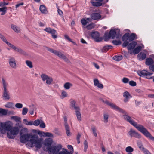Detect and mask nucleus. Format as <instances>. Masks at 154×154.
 <instances>
[{"label": "nucleus", "instance_id": "nucleus-1", "mask_svg": "<svg viewBox=\"0 0 154 154\" xmlns=\"http://www.w3.org/2000/svg\"><path fill=\"white\" fill-rule=\"evenodd\" d=\"M104 102L111 107L113 109L122 113V117L124 120L129 122L146 137L149 138L152 140L154 141V137L151 135L143 125L137 124L130 116L128 115V113L116 105L107 100L104 101Z\"/></svg>", "mask_w": 154, "mask_h": 154}, {"label": "nucleus", "instance_id": "nucleus-2", "mask_svg": "<svg viewBox=\"0 0 154 154\" xmlns=\"http://www.w3.org/2000/svg\"><path fill=\"white\" fill-rule=\"evenodd\" d=\"M28 130L26 128H23L21 130L20 141L22 143H25L29 141L28 145L29 146L32 148L35 146L36 149H40L43 144V139L39 138L37 134H28Z\"/></svg>", "mask_w": 154, "mask_h": 154}, {"label": "nucleus", "instance_id": "nucleus-3", "mask_svg": "<svg viewBox=\"0 0 154 154\" xmlns=\"http://www.w3.org/2000/svg\"><path fill=\"white\" fill-rule=\"evenodd\" d=\"M1 133H5L7 131V136L10 139H14L19 132V128L17 126L12 127L10 122L1 123L0 128Z\"/></svg>", "mask_w": 154, "mask_h": 154}, {"label": "nucleus", "instance_id": "nucleus-4", "mask_svg": "<svg viewBox=\"0 0 154 154\" xmlns=\"http://www.w3.org/2000/svg\"><path fill=\"white\" fill-rule=\"evenodd\" d=\"M62 146L60 145L56 146H52L50 147H48V148L43 147V149L44 151H47L49 154H56L61 149Z\"/></svg>", "mask_w": 154, "mask_h": 154}, {"label": "nucleus", "instance_id": "nucleus-5", "mask_svg": "<svg viewBox=\"0 0 154 154\" xmlns=\"http://www.w3.org/2000/svg\"><path fill=\"white\" fill-rule=\"evenodd\" d=\"M47 50L51 53L57 56L60 58L63 59L66 62H70V61L68 59L61 51H58L49 48H47Z\"/></svg>", "mask_w": 154, "mask_h": 154}, {"label": "nucleus", "instance_id": "nucleus-6", "mask_svg": "<svg viewBox=\"0 0 154 154\" xmlns=\"http://www.w3.org/2000/svg\"><path fill=\"white\" fill-rule=\"evenodd\" d=\"M120 32V30L119 29H114L111 30L109 33L110 36L112 39H114L115 37L116 39H118L120 38L121 37Z\"/></svg>", "mask_w": 154, "mask_h": 154}, {"label": "nucleus", "instance_id": "nucleus-7", "mask_svg": "<svg viewBox=\"0 0 154 154\" xmlns=\"http://www.w3.org/2000/svg\"><path fill=\"white\" fill-rule=\"evenodd\" d=\"M42 80L43 81H46V83L48 85H50L53 81V79L52 77H50L46 74L43 73L41 75Z\"/></svg>", "mask_w": 154, "mask_h": 154}, {"label": "nucleus", "instance_id": "nucleus-8", "mask_svg": "<svg viewBox=\"0 0 154 154\" xmlns=\"http://www.w3.org/2000/svg\"><path fill=\"white\" fill-rule=\"evenodd\" d=\"M91 35L92 38L97 42H100L102 41L103 38L100 37L99 33L97 32H92Z\"/></svg>", "mask_w": 154, "mask_h": 154}, {"label": "nucleus", "instance_id": "nucleus-9", "mask_svg": "<svg viewBox=\"0 0 154 154\" xmlns=\"http://www.w3.org/2000/svg\"><path fill=\"white\" fill-rule=\"evenodd\" d=\"M9 47L12 48L13 50H14L16 51L17 52H18L21 54L26 55V53L24 51H23L20 48L16 47L14 45H13L11 44H10L9 46Z\"/></svg>", "mask_w": 154, "mask_h": 154}, {"label": "nucleus", "instance_id": "nucleus-10", "mask_svg": "<svg viewBox=\"0 0 154 154\" xmlns=\"http://www.w3.org/2000/svg\"><path fill=\"white\" fill-rule=\"evenodd\" d=\"M44 30L47 32L51 34L53 38L55 39L57 38V36L56 35L57 32L55 30L50 28H47L44 29Z\"/></svg>", "mask_w": 154, "mask_h": 154}, {"label": "nucleus", "instance_id": "nucleus-11", "mask_svg": "<svg viewBox=\"0 0 154 154\" xmlns=\"http://www.w3.org/2000/svg\"><path fill=\"white\" fill-rule=\"evenodd\" d=\"M138 74L140 76H146L147 78L151 79L152 77H151V75H152V73L149 72L145 70H143L139 72Z\"/></svg>", "mask_w": 154, "mask_h": 154}, {"label": "nucleus", "instance_id": "nucleus-12", "mask_svg": "<svg viewBox=\"0 0 154 154\" xmlns=\"http://www.w3.org/2000/svg\"><path fill=\"white\" fill-rule=\"evenodd\" d=\"M128 134L131 137H134L137 138L141 137V135L140 134L132 129H130L128 132Z\"/></svg>", "mask_w": 154, "mask_h": 154}, {"label": "nucleus", "instance_id": "nucleus-13", "mask_svg": "<svg viewBox=\"0 0 154 154\" xmlns=\"http://www.w3.org/2000/svg\"><path fill=\"white\" fill-rule=\"evenodd\" d=\"M70 101V108L71 109L77 110L79 108V107L76 105V102L74 100L71 99Z\"/></svg>", "mask_w": 154, "mask_h": 154}, {"label": "nucleus", "instance_id": "nucleus-14", "mask_svg": "<svg viewBox=\"0 0 154 154\" xmlns=\"http://www.w3.org/2000/svg\"><path fill=\"white\" fill-rule=\"evenodd\" d=\"M9 63L11 67L13 68H16L17 65L16 60L14 57H10L9 60Z\"/></svg>", "mask_w": 154, "mask_h": 154}, {"label": "nucleus", "instance_id": "nucleus-15", "mask_svg": "<svg viewBox=\"0 0 154 154\" xmlns=\"http://www.w3.org/2000/svg\"><path fill=\"white\" fill-rule=\"evenodd\" d=\"M64 122H65L64 125L66 130V133L68 136H70L71 135V133L70 131V129L69 125L67 123V118L66 116H65L64 118Z\"/></svg>", "mask_w": 154, "mask_h": 154}, {"label": "nucleus", "instance_id": "nucleus-16", "mask_svg": "<svg viewBox=\"0 0 154 154\" xmlns=\"http://www.w3.org/2000/svg\"><path fill=\"white\" fill-rule=\"evenodd\" d=\"M123 96L124 97V101L125 102H126L128 101L129 100L131 97V96L130 93L127 91H125L123 94Z\"/></svg>", "mask_w": 154, "mask_h": 154}, {"label": "nucleus", "instance_id": "nucleus-17", "mask_svg": "<svg viewBox=\"0 0 154 154\" xmlns=\"http://www.w3.org/2000/svg\"><path fill=\"white\" fill-rule=\"evenodd\" d=\"M91 17L93 20H98L101 18V15L99 13H94L91 14Z\"/></svg>", "mask_w": 154, "mask_h": 154}, {"label": "nucleus", "instance_id": "nucleus-18", "mask_svg": "<svg viewBox=\"0 0 154 154\" xmlns=\"http://www.w3.org/2000/svg\"><path fill=\"white\" fill-rule=\"evenodd\" d=\"M2 82L3 88V90H8L7 88L8 86V83L6 79L3 77H2Z\"/></svg>", "mask_w": 154, "mask_h": 154}, {"label": "nucleus", "instance_id": "nucleus-19", "mask_svg": "<svg viewBox=\"0 0 154 154\" xmlns=\"http://www.w3.org/2000/svg\"><path fill=\"white\" fill-rule=\"evenodd\" d=\"M53 141L50 138H48L46 139L45 140V143L44 145L48 148V146L50 147L52 144Z\"/></svg>", "mask_w": 154, "mask_h": 154}, {"label": "nucleus", "instance_id": "nucleus-20", "mask_svg": "<svg viewBox=\"0 0 154 154\" xmlns=\"http://www.w3.org/2000/svg\"><path fill=\"white\" fill-rule=\"evenodd\" d=\"M2 97L5 100H9L10 99V95L8 90H3V94Z\"/></svg>", "mask_w": 154, "mask_h": 154}, {"label": "nucleus", "instance_id": "nucleus-21", "mask_svg": "<svg viewBox=\"0 0 154 154\" xmlns=\"http://www.w3.org/2000/svg\"><path fill=\"white\" fill-rule=\"evenodd\" d=\"M146 57V55L145 53L143 52H141L137 56V58L140 60H142L144 59Z\"/></svg>", "mask_w": 154, "mask_h": 154}, {"label": "nucleus", "instance_id": "nucleus-22", "mask_svg": "<svg viewBox=\"0 0 154 154\" xmlns=\"http://www.w3.org/2000/svg\"><path fill=\"white\" fill-rule=\"evenodd\" d=\"M90 2L93 6L95 7H99L101 6L103 4V3H101V2L93 1V0H91Z\"/></svg>", "mask_w": 154, "mask_h": 154}, {"label": "nucleus", "instance_id": "nucleus-23", "mask_svg": "<svg viewBox=\"0 0 154 154\" xmlns=\"http://www.w3.org/2000/svg\"><path fill=\"white\" fill-rule=\"evenodd\" d=\"M137 43L136 42L133 41L128 44L127 48L128 49H133L137 45Z\"/></svg>", "mask_w": 154, "mask_h": 154}, {"label": "nucleus", "instance_id": "nucleus-24", "mask_svg": "<svg viewBox=\"0 0 154 154\" xmlns=\"http://www.w3.org/2000/svg\"><path fill=\"white\" fill-rule=\"evenodd\" d=\"M75 114L76 116L77 117L78 120L80 121L81 120V114L80 112V108L78 110H75Z\"/></svg>", "mask_w": 154, "mask_h": 154}, {"label": "nucleus", "instance_id": "nucleus-25", "mask_svg": "<svg viewBox=\"0 0 154 154\" xmlns=\"http://www.w3.org/2000/svg\"><path fill=\"white\" fill-rule=\"evenodd\" d=\"M39 9L41 12L43 14H46L48 12L46 8L44 5H41L40 6Z\"/></svg>", "mask_w": 154, "mask_h": 154}, {"label": "nucleus", "instance_id": "nucleus-26", "mask_svg": "<svg viewBox=\"0 0 154 154\" xmlns=\"http://www.w3.org/2000/svg\"><path fill=\"white\" fill-rule=\"evenodd\" d=\"M142 47H143V45H142V46H139L134 48V54H138L141 50Z\"/></svg>", "mask_w": 154, "mask_h": 154}, {"label": "nucleus", "instance_id": "nucleus-27", "mask_svg": "<svg viewBox=\"0 0 154 154\" xmlns=\"http://www.w3.org/2000/svg\"><path fill=\"white\" fill-rule=\"evenodd\" d=\"M90 20L91 19L90 18H87L86 19L83 18L81 20V22L82 25L85 26L87 23H89L88 21H90Z\"/></svg>", "mask_w": 154, "mask_h": 154}, {"label": "nucleus", "instance_id": "nucleus-28", "mask_svg": "<svg viewBox=\"0 0 154 154\" xmlns=\"http://www.w3.org/2000/svg\"><path fill=\"white\" fill-rule=\"evenodd\" d=\"M129 41H131L137 38V35L134 33H131L129 36Z\"/></svg>", "mask_w": 154, "mask_h": 154}, {"label": "nucleus", "instance_id": "nucleus-29", "mask_svg": "<svg viewBox=\"0 0 154 154\" xmlns=\"http://www.w3.org/2000/svg\"><path fill=\"white\" fill-rule=\"evenodd\" d=\"M139 148L142 151L144 154H152L147 149H145L142 146H140Z\"/></svg>", "mask_w": 154, "mask_h": 154}, {"label": "nucleus", "instance_id": "nucleus-30", "mask_svg": "<svg viewBox=\"0 0 154 154\" xmlns=\"http://www.w3.org/2000/svg\"><path fill=\"white\" fill-rule=\"evenodd\" d=\"M153 63V59L151 58H148L146 59V64L147 65H150Z\"/></svg>", "mask_w": 154, "mask_h": 154}, {"label": "nucleus", "instance_id": "nucleus-31", "mask_svg": "<svg viewBox=\"0 0 154 154\" xmlns=\"http://www.w3.org/2000/svg\"><path fill=\"white\" fill-rule=\"evenodd\" d=\"M7 9V8L6 7L0 8V12H2L1 15H5Z\"/></svg>", "mask_w": 154, "mask_h": 154}, {"label": "nucleus", "instance_id": "nucleus-32", "mask_svg": "<svg viewBox=\"0 0 154 154\" xmlns=\"http://www.w3.org/2000/svg\"><path fill=\"white\" fill-rule=\"evenodd\" d=\"M0 38L5 42L8 46L11 43L8 42L2 34L0 33Z\"/></svg>", "mask_w": 154, "mask_h": 154}, {"label": "nucleus", "instance_id": "nucleus-33", "mask_svg": "<svg viewBox=\"0 0 154 154\" xmlns=\"http://www.w3.org/2000/svg\"><path fill=\"white\" fill-rule=\"evenodd\" d=\"M11 26L12 29L16 32L18 33L20 32L19 28L16 26L12 24Z\"/></svg>", "mask_w": 154, "mask_h": 154}, {"label": "nucleus", "instance_id": "nucleus-34", "mask_svg": "<svg viewBox=\"0 0 154 154\" xmlns=\"http://www.w3.org/2000/svg\"><path fill=\"white\" fill-rule=\"evenodd\" d=\"M129 34L128 33H126L125 34L122 38V40L123 41H127L128 39L129 40Z\"/></svg>", "mask_w": 154, "mask_h": 154}, {"label": "nucleus", "instance_id": "nucleus-35", "mask_svg": "<svg viewBox=\"0 0 154 154\" xmlns=\"http://www.w3.org/2000/svg\"><path fill=\"white\" fill-rule=\"evenodd\" d=\"M72 86V84L69 82H66L64 85V87L66 89H69Z\"/></svg>", "mask_w": 154, "mask_h": 154}, {"label": "nucleus", "instance_id": "nucleus-36", "mask_svg": "<svg viewBox=\"0 0 154 154\" xmlns=\"http://www.w3.org/2000/svg\"><path fill=\"white\" fill-rule=\"evenodd\" d=\"M110 38H111V37L110 36L109 33H105L103 37L104 40L107 41Z\"/></svg>", "mask_w": 154, "mask_h": 154}, {"label": "nucleus", "instance_id": "nucleus-37", "mask_svg": "<svg viewBox=\"0 0 154 154\" xmlns=\"http://www.w3.org/2000/svg\"><path fill=\"white\" fill-rule=\"evenodd\" d=\"M68 96V94L67 93L64 91H62L61 95L60 96L61 99H63Z\"/></svg>", "mask_w": 154, "mask_h": 154}, {"label": "nucleus", "instance_id": "nucleus-38", "mask_svg": "<svg viewBox=\"0 0 154 154\" xmlns=\"http://www.w3.org/2000/svg\"><path fill=\"white\" fill-rule=\"evenodd\" d=\"M23 122L26 125H33V122L32 121H28L26 119H24Z\"/></svg>", "mask_w": 154, "mask_h": 154}, {"label": "nucleus", "instance_id": "nucleus-39", "mask_svg": "<svg viewBox=\"0 0 154 154\" xmlns=\"http://www.w3.org/2000/svg\"><path fill=\"white\" fill-rule=\"evenodd\" d=\"M91 129L92 131L93 134L95 137L97 136V134L96 133V128L94 126H92L91 127Z\"/></svg>", "mask_w": 154, "mask_h": 154}, {"label": "nucleus", "instance_id": "nucleus-40", "mask_svg": "<svg viewBox=\"0 0 154 154\" xmlns=\"http://www.w3.org/2000/svg\"><path fill=\"white\" fill-rule=\"evenodd\" d=\"M122 55H120L118 56H114L113 59V60L118 61L121 60L122 59Z\"/></svg>", "mask_w": 154, "mask_h": 154}, {"label": "nucleus", "instance_id": "nucleus-41", "mask_svg": "<svg viewBox=\"0 0 154 154\" xmlns=\"http://www.w3.org/2000/svg\"><path fill=\"white\" fill-rule=\"evenodd\" d=\"M12 119H14L16 122H18V124H20V119L21 118L20 117L16 116H13L11 117Z\"/></svg>", "mask_w": 154, "mask_h": 154}, {"label": "nucleus", "instance_id": "nucleus-42", "mask_svg": "<svg viewBox=\"0 0 154 154\" xmlns=\"http://www.w3.org/2000/svg\"><path fill=\"white\" fill-rule=\"evenodd\" d=\"M125 151L128 153L134 151L133 149L131 146H129L126 147Z\"/></svg>", "mask_w": 154, "mask_h": 154}, {"label": "nucleus", "instance_id": "nucleus-43", "mask_svg": "<svg viewBox=\"0 0 154 154\" xmlns=\"http://www.w3.org/2000/svg\"><path fill=\"white\" fill-rule=\"evenodd\" d=\"M41 119H37L33 122V125L35 126H38L39 125L41 121Z\"/></svg>", "mask_w": 154, "mask_h": 154}, {"label": "nucleus", "instance_id": "nucleus-44", "mask_svg": "<svg viewBox=\"0 0 154 154\" xmlns=\"http://www.w3.org/2000/svg\"><path fill=\"white\" fill-rule=\"evenodd\" d=\"M26 63L27 65L30 68H32L33 67V65L32 62L29 60H26Z\"/></svg>", "mask_w": 154, "mask_h": 154}, {"label": "nucleus", "instance_id": "nucleus-45", "mask_svg": "<svg viewBox=\"0 0 154 154\" xmlns=\"http://www.w3.org/2000/svg\"><path fill=\"white\" fill-rule=\"evenodd\" d=\"M0 113L2 115H6L7 114V111L5 109L0 108Z\"/></svg>", "mask_w": 154, "mask_h": 154}, {"label": "nucleus", "instance_id": "nucleus-46", "mask_svg": "<svg viewBox=\"0 0 154 154\" xmlns=\"http://www.w3.org/2000/svg\"><path fill=\"white\" fill-rule=\"evenodd\" d=\"M109 116L106 114L104 115L103 121L105 123H107L108 122Z\"/></svg>", "mask_w": 154, "mask_h": 154}, {"label": "nucleus", "instance_id": "nucleus-47", "mask_svg": "<svg viewBox=\"0 0 154 154\" xmlns=\"http://www.w3.org/2000/svg\"><path fill=\"white\" fill-rule=\"evenodd\" d=\"M84 151L85 152H86L87 151V150L88 146V143L86 141V140H85L84 141Z\"/></svg>", "mask_w": 154, "mask_h": 154}, {"label": "nucleus", "instance_id": "nucleus-48", "mask_svg": "<svg viewBox=\"0 0 154 154\" xmlns=\"http://www.w3.org/2000/svg\"><path fill=\"white\" fill-rule=\"evenodd\" d=\"M28 109L26 107H24L23 108L22 111V114L23 115H26L28 111Z\"/></svg>", "mask_w": 154, "mask_h": 154}, {"label": "nucleus", "instance_id": "nucleus-49", "mask_svg": "<svg viewBox=\"0 0 154 154\" xmlns=\"http://www.w3.org/2000/svg\"><path fill=\"white\" fill-rule=\"evenodd\" d=\"M13 103H12L8 102L5 105V106L7 108H11L13 107Z\"/></svg>", "mask_w": 154, "mask_h": 154}, {"label": "nucleus", "instance_id": "nucleus-50", "mask_svg": "<svg viewBox=\"0 0 154 154\" xmlns=\"http://www.w3.org/2000/svg\"><path fill=\"white\" fill-rule=\"evenodd\" d=\"M112 43L116 45H118L121 43V42L120 40L117 41L116 40H113L112 42Z\"/></svg>", "mask_w": 154, "mask_h": 154}, {"label": "nucleus", "instance_id": "nucleus-51", "mask_svg": "<svg viewBox=\"0 0 154 154\" xmlns=\"http://www.w3.org/2000/svg\"><path fill=\"white\" fill-rule=\"evenodd\" d=\"M94 25L93 24H91L87 26L86 28L88 29H91L94 28Z\"/></svg>", "mask_w": 154, "mask_h": 154}, {"label": "nucleus", "instance_id": "nucleus-52", "mask_svg": "<svg viewBox=\"0 0 154 154\" xmlns=\"http://www.w3.org/2000/svg\"><path fill=\"white\" fill-rule=\"evenodd\" d=\"M129 79L125 77L123 78L122 79V82L124 83H128L129 82Z\"/></svg>", "mask_w": 154, "mask_h": 154}, {"label": "nucleus", "instance_id": "nucleus-53", "mask_svg": "<svg viewBox=\"0 0 154 154\" xmlns=\"http://www.w3.org/2000/svg\"><path fill=\"white\" fill-rule=\"evenodd\" d=\"M23 105L22 104L18 103L15 105V107L18 109H20L23 107Z\"/></svg>", "mask_w": 154, "mask_h": 154}, {"label": "nucleus", "instance_id": "nucleus-54", "mask_svg": "<svg viewBox=\"0 0 154 154\" xmlns=\"http://www.w3.org/2000/svg\"><path fill=\"white\" fill-rule=\"evenodd\" d=\"M41 122H40V124H39L40 127L42 128H45L46 127L45 124V123L42 120Z\"/></svg>", "mask_w": 154, "mask_h": 154}, {"label": "nucleus", "instance_id": "nucleus-55", "mask_svg": "<svg viewBox=\"0 0 154 154\" xmlns=\"http://www.w3.org/2000/svg\"><path fill=\"white\" fill-rule=\"evenodd\" d=\"M129 85L132 86H135L136 85V82L133 81H131L129 82Z\"/></svg>", "mask_w": 154, "mask_h": 154}, {"label": "nucleus", "instance_id": "nucleus-56", "mask_svg": "<svg viewBox=\"0 0 154 154\" xmlns=\"http://www.w3.org/2000/svg\"><path fill=\"white\" fill-rule=\"evenodd\" d=\"M108 46H106L104 47L102 49V51L103 52H105L107 51L108 50Z\"/></svg>", "mask_w": 154, "mask_h": 154}, {"label": "nucleus", "instance_id": "nucleus-57", "mask_svg": "<svg viewBox=\"0 0 154 154\" xmlns=\"http://www.w3.org/2000/svg\"><path fill=\"white\" fill-rule=\"evenodd\" d=\"M37 133L39 135H42V136H43L44 137H46V132H41L39 130H38Z\"/></svg>", "mask_w": 154, "mask_h": 154}, {"label": "nucleus", "instance_id": "nucleus-58", "mask_svg": "<svg viewBox=\"0 0 154 154\" xmlns=\"http://www.w3.org/2000/svg\"><path fill=\"white\" fill-rule=\"evenodd\" d=\"M95 86H97L100 89H103V84L99 83L97 84V85H95Z\"/></svg>", "mask_w": 154, "mask_h": 154}, {"label": "nucleus", "instance_id": "nucleus-59", "mask_svg": "<svg viewBox=\"0 0 154 154\" xmlns=\"http://www.w3.org/2000/svg\"><path fill=\"white\" fill-rule=\"evenodd\" d=\"M124 42H123L122 44V46L124 47H126L127 46H128L129 44V42L127 41H124Z\"/></svg>", "mask_w": 154, "mask_h": 154}, {"label": "nucleus", "instance_id": "nucleus-60", "mask_svg": "<svg viewBox=\"0 0 154 154\" xmlns=\"http://www.w3.org/2000/svg\"><path fill=\"white\" fill-rule=\"evenodd\" d=\"M99 83V81L97 79H94V85L95 86L97 85Z\"/></svg>", "mask_w": 154, "mask_h": 154}, {"label": "nucleus", "instance_id": "nucleus-61", "mask_svg": "<svg viewBox=\"0 0 154 154\" xmlns=\"http://www.w3.org/2000/svg\"><path fill=\"white\" fill-rule=\"evenodd\" d=\"M46 137H53V134L49 132H46Z\"/></svg>", "mask_w": 154, "mask_h": 154}, {"label": "nucleus", "instance_id": "nucleus-62", "mask_svg": "<svg viewBox=\"0 0 154 154\" xmlns=\"http://www.w3.org/2000/svg\"><path fill=\"white\" fill-rule=\"evenodd\" d=\"M64 152H65V154H72V153L73 152H72L71 151L70 152L68 151L66 149H64L63 151Z\"/></svg>", "mask_w": 154, "mask_h": 154}, {"label": "nucleus", "instance_id": "nucleus-63", "mask_svg": "<svg viewBox=\"0 0 154 154\" xmlns=\"http://www.w3.org/2000/svg\"><path fill=\"white\" fill-rule=\"evenodd\" d=\"M23 4L24 3L23 2H21L19 3H18L16 5V7L17 8H18L20 6L23 5Z\"/></svg>", "mask_w": 154, "mask_h": 154}, {"label": "nucleus", "instance_id": "nucleus-64", "mask_svg": "<svg viewBox=\"0 0 154 154\" xmlns=\"http://www.w3.org/2000/svg\"><path fill=\"white\" fill-rule=\"evenodd\" d=\"M149 69L154 72V65H151L149 66Z\"/></svg>", "mask_w": 154, "mask_h": 154}]
</instances>
